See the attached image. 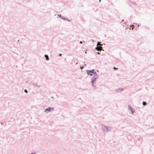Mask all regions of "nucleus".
<instances>
[{"label":"nucleus","mask_w":154,"mask_h":154,"mask_svg":"<svg viewBox=\"0 0 154 154\" xmlns=\"http://www.w3.org/2000/svg\"><path fill=\"white\" fill-rule=\"evenodd\" d=\"M94 76H93V77H97V74L96 73V72H95V73L94 74Z\"/></svg>","instance_id":"obj_12"},{"label":"nucleus","mask_w":154,"mask_h":154,"mask_svg":"<svg viewBox=\"0 0 154 154\" xmlns=\"http://www.w3.org/2000/svg\"><path fill=\"white\" fill-rule=\"evenodd\" d=\"M124 21V20H122V21Z\"/></svg>","instance_id":"obj_31"},{"label":"nucleus","mask_w":154,"mask_h":154,"mask_svg":"<svg viewBox=\"0 0 154 154\" xmlns=\"http://www.w3.org/2000/svg\"><path fill=\"white\" fill-rule=\"evenodd\" d=\"M79 43H80V44H82V41H80V42Z\"/></svg>","instance_id":"obj_19"},{"label":"nucleus","mask_w":154,"mask_h":154,"mask_svg":"<svg viewBox=\"0 0 154 154\" xmlns=\"http://www.w3.org/2000/svg\"><path fill=\"white\" fill-rule=\"evenodd\" d=\"M59 55L61 57V56H62V54H60H60H59Z\"/></svg>","instance_id":"obj_16"},{"label":"nucleus","mask_w":154,"mask_h":154,"mask_svg":"<svg viewBox=\"0 0 154 154\" xmlns=\"http://www.w3.org/2000/svg\"><path fill=\"white\" fill-rule=\"evenodd\" d=\"M113 69H118V68H116V67H114Z\"/></svg>","instance_id":"obj_17"},{"label":"nucleus","mask_w":154,"mask_h":154,"mask_svg":"<svg viewBox=\"0 0 154 154\" xmlns=\"http://www.w3.org/2000/svg\"><path fill=\"white\" fill-rule=\"evenodd\" d=\"M1 124L2 125H3V123L2 122H1Z\"/></svg>","instance_id":"obj_24"},{"label":"nucleus","mask_w":154,"mask_h":154,"mask_svg":"<svg viewBox=\"0 0 154 154\" xmlns=\"http://www.w3.org/2000/svg\"><path fill=\"white\" fill-rule=\"evenodd\" d=\"M102 127V129L103 132L105 131L108 132L111 131V127H107L103 125Z\"/></svg>","instance_id":"obj_1"},{"label":"nucleus","mask_w":154,"mask_h":154,"mask_svg":"<svg viewBox=\"0 0 154 154\" xmlns=\"http://www.w3.org/2000/svg\"><path fill=\"white\" fill-rule=\"evenodd\" d=\"M140 24H138V27H139V26H140Z\"/></svg>","instance_id":"obj_23"},{"label":"nucleus","mask_w":154,"mask_h":154,"mask_svg":"<svg viewBox=\"0 0 154 154\" xmlns=\"http://www.w3.org/2000/svg\"><path fill=\"white\" fill-rule=\"evenodd\" d=\"M80 68L81 69H82L83 68V67H80Z\"/></svg>","instance_id":"obj_25"},{"label":"nucleus","mask_w":154,"mask_h":154,"mask_svg":"<svg viewBox=\"0 0 154 154\" xmlns=\"http://www.w3.org/2000/svg\"><path fill=\"white\" fill-rule=\"evenodd\" d=\"M45 57L46 58V59L47 60H49V58L48 57V56L47 54H45Z\"/></svg>","instance_id":"obj_8"},{"label":"nucleus","mask_w":154,"mask_h":154,"mask_svg":"<svg viewBox=\"0 0 154 154\" xmlns=\"http://www.w3.org/2000/svg\"><path fill=\"white\" fill-rule=\"evenodd\" d=\"M66 20H67V21H69V22L70 21H71V20H68V18H66Z\"/></svg>","instance_id":"obj_15"},{"label":"nucleus","mask_w":154,"mask_h":154,"mask_svg":"<svg viewBox=\"0 0 154 154\" xmlns=\"http://www.w3.org/2000/svg\"><path fill=\"white\" fill-rule=\"evenodd\" d=\"M54 110V107H49L45 109L44 112H50Z\"/></svg>","instance_id":"obj_3"},{"label":"nucleus","mask_w":154,"mask_h":154,"mask_svg":"<svg viewBox=\"0 0 154 154\" xmlns=\"http://www.w3.org/2000/svg\"><path fill=\"white\" fill-rule=\"evenodd\" d=\"M128 110L131 111V113L133 114L134 112L135 111L134 109L130 105H128Z\"/></svg>","instance_id":"obj_4"},{"label":"nucleus","mask_w":154,"mask_h":154,"mask_svg":"<svg viewBox=\"0 0 154 154\" xmlns=\"http://www.w3.org/2000/svg\"><path fill=\"white\" fill-rule=\"evenodd\" d=\"M37 83H33L32 84L35 87H40L39 86L37 85Z\"/></svg>","instance_id":"obj_9"},{"label":"nucleus","mask_w":154,"mask_h":154,"mask_svg":"<svg viewBox=\"0 0 154 154\" xmlns=\"http://www.w3.org/2000/svg\"><path fill=\"white\" fill-rule=\"evenodd\" d=\"M100 45V46H102V44H101L100 43V42H98L97 43V45L98 46V45Z\"/></svg>","instance_id":"obj_13"},{"label":"nucleus","mask_w":154,"mask_h":154,"mask_svg":"<svg viewBox=\"0 0 154 154\" xmlns=\"http://www.w3.org/2000/svg\"><path fill=\"white\" fill-rule=\"evenodd\" d=\"M97 79V77H93L91 79V83L93 84V83L95 81H96Z\"/></svg>","instance_id":"obj_5"},{"label":"nucleus","mask_w":154,"mask_h":154,"mask_svg":"<svg viewBox=\"0 0 154 154\" xmlns=\"http://www.w3.org/2000/svg\"><path fill=\"white\" fill-rule=\"evenodd\" d=\"M95 49L96 50L99 51H100V49L99 48L97 47H96L95 48Z\"/></svg>","instance_id":"obj_11"},{"label":"nucleus","mask_w":154,"mask_h":154,"mask_svg":"<svg viewBox=\"0 0 154 154\" xmlns=\"http://www.w3.org/2000/svg\"><path fill=\"white\" fill-rule=\"evenodd\" d=\"M124 90L123 88H119L117 89L116 90V92H120Z\"/></svg>","instance_id":"obj_6"},{"label":"nucleus","mask_w":154,"mask_h":154,"mask_svg":"<svg viewBox=\"0 0 154 154\" xmlns=\"http://www.w3.org/2000/svg\"><path fill=\"white\" fill-rule=\"evenodd\" d=\"M92 86L93 87H95V86H94V85L93 84H93H92Z\"/></svg>","instance_id":"obj_21"},{"label":"nucleus","mask_w":154,"mask_h":154,"mask_svg":"<svg viewBox=\"0 0 154 154\" xmlns=\"http://www.w3.org/2000/svg\"><path fill=\"white\" fill-rule=\"evenodd\" d=\"M36 154V152H32V153H30V154Z\"/></svg>","instance_id":"obj_18"},{"label":"nucleus","mask_w":154,"mask_h":154,"mask_svg":"<svg viewBox=\"0 0 154 154\" xmlns=\"http://www.w3.org/2000/svg\"><path fill=\"white\" fill-rule=\"evenodd\" d=\"M133 29V28H132V29Z\"/></svg>","instance_id":"obj_30"},{"label":"nucleus","mask_w":154,"mask_h":154,"mask_svg":"<svg viewBox=\"0 0 154 154\" xmlns=\"http://www.w3.org/2000/svg\"><path fill=\"white\" fill-rule=\"evenodd\" d=\"M133 3L134 5H136V3H135V2H133Z\"/></svg>","instance_id":"obj_22"},{"label":"nucleus","mask_w":154,"mask_h":154,"mask_svg":"<svg viewBox=\"0 0 154 154\" xmlns=\"http://www.w3.org/2000/svg\"><path fill=\"white\" fill-rule=\"evenodd\" d=\"M58 16L62 19L63 20H66V18L65 17L62 16L61 15H58Z\"/></svg>","instance_id":"obj_7"},{"label":"nucleus","mask_w":154,"mask_h":154,"mask_svg":"<svg viewBox=\"0 0 154 154\" xmlns=\"http://www.w3.org/2000/svg\"><path fill=\"white\" fill-rule=\"evenodd\" d=\"M100 2H101V0H99Z\"/></svg>","instance_id":"obj_28"},{"label":"nucleus","mask_w":154,"mask_h":154,"mask_svg":"<svg viewBox=\"0 0 154 154\" xmlns=\"http://www.w3.org/2000/svg\"><path fill=\"white\" fill-rule=\"evenodd\" d=\"M134 24H137V23H134Z\"/></svg>","instance_id":"obj_29"},{"label":"nucleus","mask_w":154,"mask_h":154,"mask_svg":"<svg viewBox=\"0 0 154 154\" xmlns=\"http://www.w3.org/2000/svg\"><path fill=\"white\" fill-rule=\"evenodd\" d=\"M142 103H143V105L144 106H146L147 104V103L146 102V101H143V102Z\"/></svg>","instance_id":"obj_10"},{"label":"nucleus","mask_w":154,"mask_h":154,"mask_svg":"<svg viewBox=\"0 0 154 154\" xmlns=\"http://www.w3.org/2000/svg\"><path fill=\"white\" fill-rule=\"evenodd\" d=\"M85 54H87V52H86V51H85Z\"/></svg>","instance_id":"obj_27"},{"label":"nucleus","mask_w":154,"mask_h":154,"mask_svg":"<svg viewBox=\"0 0 154 154\" xmlns=\"http://www.w3.org/2000/svg\"><path fill=\"white\" fill-rule=\"evenodd\" d=\"M97 53L98 54H100V53L98 52Z\"/></svg>","instance_id":"obj_20"},{"label":"nucleus","mask_w":154,"mask_h":154,"mask_svg":"<svg viewBox=\"0 0 154 154\" xmlns=\"http://www.w3.org/2000/svg\"><path fill=\"white\" fill-rule=\"evenodd\" d=\"M134 26V25H131L130 26V27H131L132 26Z\"/></svg>","instance_id":"obj_26"},{"label":"nucleus","mask_w":154,"mask_h":154,"mask_svg":"<svg viewBox=\"0 0 154 154\" xmlns=\"http://www.w3.org/2000/svg\"><path fill=\"white\" fill-rule=\"evenodd\" d=\"M86 73L88 75L91 76L95 73V72L94 69H93L92 70H87L86 71Z\"/></svg>","instance_id":"obj_2"},{"label":"nucleus","mask_w":154,"mask_h":154,"mask_svg":"<svg viewBox=\"0 0 154 154\" xmlns=\"http://www.w3.org/2000/svg\"><path fill=\"white\" fill-rule=\"evenodd\" d=\"M24 91L26 93H27L28 92V91L26 89H25L24 90Z\"/></svg>","instance_id":"obj_14"}]
</instances>
